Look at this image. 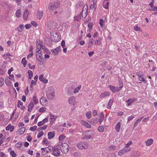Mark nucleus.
<instances>
[{
    "label": "nucleus",
    "instance_id": "nucleus-60",
    "mask_svg": "<svg viewBox=\"0 0 157 157\" xmlns=\"http://www.w3.org/2000/svg\"><path fill=\"white\" fill-rule=\"evenodd\" d=\"M104 22V21L102 19H100V21H99V24L100 25L103 27V23Z\"/></svg>",
    "mask_w": 157,
    "mask_h": 157
},
{
    "label": "nucleus",
    "instance_id": "nucleus-16",
    "mask_svg": "<svg viewBox=\"0 0 157 157\" xmlns=\"http://www.w3.org/2000/svg\"><path fill=\"white\" fill-rule=\"evenodd\" d=\"M75 100V98L74 96H71L68 99L69 104H70L74 105V102Z\"/></svg>",
    "mask_w": 157,
    "mask_h": 157
},
{
    "label": "nucleus",
    "instance_id": "nucleus-23",
    "mask_svg": "<svg viewBox=\"0 0 157 157\" xmlns=\"http://www.w3.org/2000/svg\"><path fill=\"white\" fill-rule=\"evenodd\" d=\"M42 52V51L40 52V53H39L40 55L38 56L39 58H37V59L38 61L43 62L44 61V59L42 57V54H41Z\"/></svg>",
    "mask_w": 157,
    "mask_h": 157
},
{
    "label": "nucleus",
    "instance_id": "nucleus-42",
    "mask_svg": "<svg viewBox=\"0 0 157 157\" xmlns=\"http://www.w3.org/2000/svg\"><path fill=\"white\" fill-rule=\"evenodd\" d=\"M46 110V108L44 107H42L40 108L39 109V111L40 113H43L45 112Z\"/></svg>",
    "mask_w": 157,
    "mask_h": 157
},
{
    "label": "nucleus",
    "instance_id": "nucleus-63",
    "mask_svg": "<svg viewBox=\"0 0 157 157\" xmlns=\"http://www.w3.org/2000/svg\"><path fill=\"white\" fill-rule=\"evenodd\" d=\"M154 3V0H152L151 2L149 4V5L151 6V7H153L154 6H153Z\"/></svg>",
    "mask_w": 157,
    "mask_h": 157
},
{
    "label": "nucleus",
    "instance_id": "nucleus-50",
    "mask_svg": "<svg viewBox=\"0 0 157 157\" xmlns=\"http://www.w3.org/2000/svg\"><path fill=\"white\" fill-rule=\"evenodd\" d=\"M23 105V103L20 100H19L18 101V103H17V106L18 107L20 108V105Z\"/></svg>",
    "mask_w": 157,
    "mask_h": 157
},
{
    "label": "nucleus",
    "instance_id": "nucleus-44",
    "mask_svg": "<svg viewBox=\"0 0 157 157\" xmlns=\"http://www.w3.org/2000/svg\"><path fill=\"white\" fill-rule=\"evenodd\" d=\"M38 19L40 20L42 17L43 14V12L42 11H39L38 12Z\"/></svg>",
    "mask_w": 157,
    "mask_h": 157
},
{
    "label": "nucleus",
    "instance_id": "nucleus-38",
    "mask_svg": "<svg viewBox=\"0 0 157 157\" xmlns=\"http://www.w3.org/2000/svg\"><path fill=\"white\" fill-rule=\"evenodd\" d=\"M83 124L85 125L86 128H90L91 127V125L87 122H86L85 121H83Z\"/></svg>",
    "mask_w": 157,
    "mask_h": 157
},
{
    "label": "nucleus",
    "instance_id": "nucleus-54",
    "mask_svg": "<svg viewBox=\"0 0 157 157\" xmlns=\"http://www.w3.org/2000/svg\"><path fill=\"white\" fill-rule=\"evenodd\" d=\"M22 144V143L21 142H19L16 144V146L17 147H20Z\"/></svg>",
    "mask_w": 157,
    "mask_h": 157
},
{
    "label": "nucleus",
    "instance_id": "nucleus-40",
    "mask_svg": "<svg viewBox=\"0 0 157 157\" xmlns=\"http://www.w3.org/2000/svg\"><path fill=\"white\" fill-rule=\"evenodd\" d=\"M134 29L136 31H138L140 32L142 31V29L137 25L134 26Z\"/></svg>",
    "mask_w": 157,
    "mask_h": 157
},
{
    "label": "nucleus",
    "instance_id": "nucleus-41",
    "mask_svg": "<svg viewBox=\"0 0 157 157\" xmlns=\"http://www.w3.org/2000/svg\"><path fill=\"white\" fill-rule=\"evenodd\" d=\"M34 104L32 101H30L28 107L31 108V110H32V108L34 106Z\"/></svg>",
    "mask_w": 157,
    "mask_h": 157
},
{
    "label": "nucleus",
    "instance_id": "nucleus-33",
    "mask_svg": "<svg viewBox=\"0 0 157 157\" xmlns=\"http://www.w3.org/2000/svg\"><path fill=\"white\" fill-rule=\"evenodd\" d=\"M110 89L113 92H115L116 91V87L112 85L109 86Z\"/></svg>",
    "mask_w": 157,
    "mask_h": 157
},
{
    "label": "nucleus",
    "instance_id": "nucleus-29",
    "mask_svg": "<svg viewBox=\"0 0 157 157\" xmlns=\"http://www.w3.org/2000/svg\"><path fill=\"white\" fill-rule=\"evenodd\" d=\"M16 17L18 18L20 17L21 15V12L20 10H17L16 13Z\"/></svg>",
    "mask_w": 157,
    "mask_h": 157
},
{
    "label": "nucleus",
    "instance_id": "nucleus-21",
    "mask_svg": "<svg viewBox=\"0 0 157 157\" xmlns=\"http://www.w3.org/2000/svg\"><path fill=\"white\" fill-rule=\"evenodd\" d=\"M153 140L152 139H148L145 142L146 145L150 146L153 143Z\"/></svg>",
    "mask_w": 157,
    "mask_h": 157
},
{
    "label": "nucleus",
    "instance_id": "nucleus-31",
    "mask_svg": "<svg viewBox=\"0 0 157 157\" xmlns=\"http://www.w3.org/2000/svg\"><path fill=\"white\" fill-rule=\"evenodd\" d=\"M51 52L52 54L55 56L57 55L59 53L58 50L55 48L52 49Z\"/></svg>",
    "mask_w": 157,
    "mask_h": 157
},
{
    "label": "nucleus",
    "instance_id": "nucleus-55",
    "mask_svg": "<svg viewBox=\"0 0 157 157\" xmlns=\"http://www.w3.org/2000/svg\"><path fill=\"white\" fill-rule=\"evenodd\" d=\"M40 47H38V49H36V56H37V55H38L39 54V53H40V52L41 51H40Z\"/></svg>",
    "mask_w": 157,
    "mask_h": 157
},
{
    "label": "nucleus",
    "instance_id": "nucleus-56",
    "mask_svg": "<svg viewBox=\"0 0 157 157\" xmlns=\"http://www.w3.org/2000/svg\"><path fill=\"white\" fill-rule=\"evenodd\" d=\"M44 134V132H43L42 131L40 132L37 135V137L38 138H40Z\"/></svg>",
    "mask_w": 157,
    "mask_h": 157
},
{
    "label": "nucleus",
    "instance_id": "nucleus-19",
    "mask_svg": "<svg viewBox=\"0 0 157 157\" xmlns=\"http://www.w3.org/2000/svg\"><path fill=\"white\" fill-rule=\"evenodd\" d=\"M55 133L54 132H50L48 133V139H50L55 136Z\"/></svg>",
    "mask_w": 157,
    "mask_h": 157
},
{
    "label": "nucleus",
    "instance_id": "nucleus-7",
    "mask_svg": "<svg viewBox=\"0 0 157 157\" xmlns=\"http://www.w3.org/2000/svg\"><path fill=\"white\" fill-rule=\"evenodd\" d=\"M131 150V147L126 148L124 147V148L120 150L118 152V154L119 155L121 156L122 154H124L127 152L130 151Z\"/></svg>",
    "mask_w": 157,
    "mask_h": 157
},
{
    "label": "nucleus",
    "instance_id": "nucleus-15",
    "mask_svg": "<svg viewBox=\"0 0 157 157\" xmlns=\"http://www.w3.org/2000/svg\"><path fill=\"white\" fill-rule=\"evenodd\" d=\"M46 99L44 97H42L40 99V103L41 104L43 105L44 106L45 103L46 102Z\"/></svg>",
    "mask_w": 157,
    "mask_h": 157
},
{
    "label": "nucleus",
    "instance_id": "nucleus-57",
    "mask_svg": "<svg viewBox=\"0 0 157 157\" xmlns=\"http://www.w3.org/2000/svg\"><path fill=\"white\" fill-rule=\"evenodd\" d=\"M34 84V85H36V82H35L33 80H32L30 85V88H32Z\"/></svg>",
    "mask_w": 157,
    "mask_h": 157
},
{
    "label": "nucleus",
    "instance_id": "nucleus-46",
    "mask_svg": "<svg viewBox=\"0 0 157 157\" xmlns=\"http://www.w3.org/2000/svg\"><path fill=\"white\" fill-rule=\"evenodd\" d=\"M132 144V141H129L128 143L126 144L125 145L124 147H125L127 148H128V147H129V146L130 145H131Z\"/></svg>",
    "mask_w": 157,
    "mask_h": 157
},
{
    "label": "nucleus",
    "instance_id": "nucleus-9",
    "mask_svg": "<svg viewBox=\"0 0 157 157\" xmlns=\"http://www.w3.org/2000/svg\"><path fill=\"white\" fill-rule=\"evenodd\" d=\"M49 115L50 117L49 120L50 124L52 125L55 121L56 117L55 115H52V113H51Z\"/></svg>",
    "mask_w": 157,
    "mask_h": 157
},
{
    "label": "nucleus",
    "instance_id": "nucleus-36",
    "mask_svg": "<svg viewBox=\"0 0 157 157\" xmlns=\"http://www.w3.org/2000/svg\"><path fill=\"white\" fill-rule=\"evenodd\" d=\"M47 127L48 126L47 125L44 126L43 127H41L38 129V131L39 132L41 130H45L47 128Z\"/></svg>",
    "mask_w": 157,
    "mask_h": 157
},
{
    "label": "nucleus",
    "instance_id": "nucleus-61",
    "mask_svg": "<svg viewBox=\"0 0 157 157\" xmlns=\"http://www.w3.org/2000/svg\"><path fill=\"white\" fill-rule=\"evenodd\" d=\"M28 66H29V68L31 69H34L35 68V65H33L32 66L31 65L30 63H28Z\"/></svg>",
    "mask_w": 157,
    "mask_h": 157
},
{
    "label": "nucleus",
    "instance_id": "nucleus-14",
    "mask_svg": "<svg viewBox=\"0 0 157 157\" xmlns=\"http://www.w3.org/2000/svg\"><path fill=\"white\" fill-rule=\"evenodd\" d=\"M51 148H49L48 147H45L44 150L42 151V154L44 155L48 152H51Z\"/></svg>",
    "mask_w": 157,
    "mask_h": 157
},
{
    "label": "nucleus",
    "instance_id": "nucleus-51",
    "mask_svg": "<svg viewBox=\"0 0 157 157\" xmlns=\"http://www.w3.org/2000/svg\"><path fill=\"white\" fill-rule=\"evenodd\" d=\"M139 79L140 81H142L144 83H146L147 82L145 80L144 78V77H141L139 78Z\"/></svg>",
    "mask_w": 157,
    "mask_h": 157
},
{
    "label": "nucleus",
    "instance_id": "nucleus-25",
    "mask_svg": "<svg viewBox=\"0 0 157 157\" xmlns=\"http://www.w3.org/2000/svg\"><path fill=\"white\" fill-rule=\"evenodd\" d=\"M104 115L103 114L102 112H101L100 115V119L99 121L100 124L102 122L103 120L104 119Z\"/></svg>",
    "mask_w": 157,
    "mask_h": 157
},
{
    "label": "nucleus",
    "instance_id": "nucleus-39",
    "mask_svg": "<svg viewBox=\"0 0 157 157\" xmlns=\"http://www.w3.org/2000/svg\"><path fill=\"white\" fill-rule=\"evenodd\" d=\"M33 101L35 104L37 103L38 102V100L36 98V96L34 95L33 98Z\"/></svg>",
    "mask_w": 157,
    "mask_h": 157
},
{
    "label": "nucleus",
    "instance_id": "nucleus-35",
    "mask_svg": "<svg viewBox=\"0 0 157 157\" xmlns=\"http://www.w3.org/2000/svg\"><path fill=\"white\" fill-rule=\"evenodd\" d=\"M9 77H6L5 78V83L6 86H10V81L9 80Z\"/></svg>",
    "mask_w": 157,
    "mask_h": 157
},
{
    "label": "nucleus",
    "instance_id": "nucleus-64",
    "mask_svg": "<svg viewBox=\"0 0 157 157\" xmlns=\"http://www.w3.org/2000/svg\"><path fill=\"white\" fill-rule=\"evenodd\" d=\"M25 27L26 29H28L31 27V25L30 24H27L25 25Z\"/></svg>",
    "mask_w": 157,
    "mask_h": 157
},
{
    "label": "nucleus",
    "instance_id": "nucleus-6",
    "mask_svg": "<svg viewBox=\"0 0 157 157\" xmlns=\"http://www.w3.org/2000/svg\"><path fill=\"white\" fill-rule=\"evenodd\" d=\"M88 144L86 142H82L77 145L78 148L80 149H86L88 148Z\"/></svg>",
    "mask_w": 157,
    "mask_h": 157
},
{
    "label": "nucleus",
    "instance_id": "nucleus-62",
    "mask_svg": "<svg viewBox=\"0 0 157 157\" xmlns=\"http://www.w3.org/2000/svg\"><path fill=\"white\" fill-rule=\"evenodd\" d=\"M31 24L35 27H36L37 26V23L34 21H32L31 22Z\"/></svg>",
    "mask_w": 157,
    "mask_h": 157
},
{
    "label": "nucleus",
    "instance_id": "nucleus-48",
    "mask_svg": "<svg viewBox=\"0 0 157 157\" xmlns=\"http://www.w3.org/2000/svg\"><path fill=\"white\" fill-rule=\"evenodd\" d=\"M37 128V127L36 125H35L33 127H31L29 128V130L32 131H35Z\"/></svg>",
    "mask_w": 157,
    "mask_h": 157
},
{
    "label": "nucleus",
    "instance_id": "nucleus-47",
    "mask_svg": "<svg viewBox=\"0 0 157 157\" xmlns=\"http://www.w3.org/2000/svg\"><path fill=\"white\" fill-rule=\"evenodd\" d=\"M86 117L88 119L90 118L91 117V112L90 111H89V112H87L86 113Z\"/></svg>",
    "mask_w": 157,
    "mask_h": 157
},
{
    "label": "nucleus",
    "instance_id": "nucleus-4",
    "mask_svg": "<svg viewBox=\"0 0 157 157\" xmlns=\"http://www.w3.org/2000/svg\"><path fill=\"white\" fill-rule=\"evenodd\" d=\"M52 154L56 156H59L60 155V153L59 150V147L57 145L56 146L52 147Z\"/></svg>",
    "mask_w": 157,
    "mask_h": 157
},
{
    "label": "nucleus",
    "instance_id": "nucleus-26",
    "mask_svg": "<svg viewBox=\"0 0 157 157\" xmlns=\"http://www.w3.org/2000/svg\"><path fill=\"white\" fill-rule=\"evenodd\" d=\"M25 128L24 127H22L20 128L18 130L19 132H20V133L19 134V135H21L23 134L25 132Z\"/></svg>",
    "mask_w": 157,
    "mask_h": 157
},
{
    "label": "nucleus",
    "instance_id": "nucleus-24",
    "mask_svg": "<svg viewBox=\"0 0 157 157\" xmlns=\"http://www.w3.org/2000/svg\"><path fill=\"white\" fill-rule=\"evenodd\" d=\"M36 42L37 49H38V47L39 46L40 47V48L41 49V47H43V45H42L40 44V40L38 39H37Z\"/></svg>",
    "mask_w": 157,
    "mask_h": 157
},
{
    "label": "nucleus",
    "instance_id": "nucleus-1",
    "mask_svg": "<svg viewBox=\"0 0 157 157\" xmlns=\"http://www.w3.org/2000/svg\"><path fill=\"white\" fill-rule=\"evenodd\" d=\"M57 145L60 148V150L62 152L67 153L69 151V146L66 143H62V142L58 143Z\"/></svg>",
    "mask_w": 157,
    "mask_h": 157
},
{
    "label": "nucleus",
    "instance_id": "nucleus-3",
    "mask_svg": "<svg viewBox=\"0 0 157 157\" xmlns=\"http://www.w3.org/2000/svg\"><path fill=\"white\" fill-rule=\"evenodd\" d=\"M51 38L52 41L54 42H57L59 41L60 36L58 33L53 32L51 34Z\"/></svg>",
    "mask_w": 157,
    "mask_h": 157
},
{
    "label": "nucleus",
    "instance_id": "nucleus-45",
    "mask_svg": "<svg viewBox=\"0 0 157 157\" xmlns=\"http://www.w3.org/2000/svg\"><path fill=\"white\" fill-rule=\"evenodd\" d=\"M4 78H0V87L2 86L4 84Z\"/></svg>",
    "mask_w": 157,
    "mask_h": 157
},
{
    "label": "nucleus",
    "instance_id": "nucleus-5",
    "mask_svg": "<svg viewBox=\"0 0 157 157\" xmlns=\"http://www.w3.org/2000/svg\"><path fill=\"white\" fill-rule=\"evenodd\" d=\"M60 4V2L58 1H56L53 4H50L49 5V9L51 10H56L57 8L58 7Z\"/></svg>",
    "mask_w": 157,
    "mask_h": 157
},
{
    "label": "nucleus",
    "instance_id": "nucleus-22",
    "mask_svg": "<svg viewBox=\"0 0 157 157\" xmlns=\"http://www.w3.org/2000/svg\"><path fill=\"white\" fill-rule=\"evenodd\" d=\"M98 121L99 120L98 118H93L90 120V122L91 124H93V125H94V124L98 123Z\"/></svg>",
    "mask_w": 157,
    "mask_h": 157
},
{
    "label": "nucleus",
    "instance_id": "nucleus-8",
    "mask_svg": "<svg viewBox=\"0 0 157 157\" xmlns=\"http://www.w3.org/2000/svg\"><path fill=\"white\" fill-rule=\"evenodd\" d=\"M92 131H86L85 132V135L84 136L83 138V139H90L91 136V134L92 133Z\"/></svg>",
    "mask_w": 157,
    "mask_h": 157
},
{
    "label": "nucleus",
    "instance_id": "nucleus-43",
    "mask_svg": "<svg viewBox=\"0 0 157 157\" xmlns=\"http://www.w3.org/2000/svg\"><path fill=\"white\" fill-rule=\"evenodd\" d=\"M113 100L110 99L108 103V106L107 107V109H110L111 108V106L112 105V103H113Z\"/></svg>",
    "mask_w": 157,
    "mask_h": 157
},
{
    "label": "nucleus",
    "instance_id": "nucleus-17",
    "mask_svg": "<svg viewBox=\"0 0 157 157\" xmlns=\"http://www.w3.org/2000/svg\"><path fill=\"white\" fill-rule=\"evenodd\" d=\"M81 13H80L78 15L74 17V20L79 21L81 20Z\"/></svg>",
    "mask_w": 157,
    "mask_h": 157
},
{
    "label": "nucleus",
    "instance_id": "nucleus-34",
    "mask_svg": "<svg viewBox=\"0 0 157 157\" xmlns=\"http://www.w3.org/2000/svg\"><path fill=\"white\" fill-rule=\"evenodd\" d=\"M81 85H79L78 87H76L74 90V92L75 94L78 92L79 90L81 89Z\"/></svg>",
    "mask_w": 157,
    "mask_h": 157
},
{
    "label": "nucleus",
    "instance_id": "nucleus-59",
    "mask_svg": "<svg viewBox=\"0 0 157 157\" xmlns=\"http://www.w3.org/2000/svg\"><path fill=\"white\" fill-rule=\"evenodd\" d=\"M44 78L43 77V75L42 74H41L39 77V79L41 82H42L43 80L44 79Z\"/></svg>",
    "mask_w": 157,
    "mask_h": 157
},
{
    "label": "nucleus",
    "instance_id": "nucleus-13",
    "mask_svg": "<svg viewBox=\"0 0 157 157\" xmlns=\"http://www.w3.org/2000/svg\"><path fill=\"white\" fill-rule=\"evenodd\" d=\"M14 129V126L13 125H11V124H9L6 128V131H9L12 132Z\"/></svg>",
    "mask_w": 157,
    "mask_h": 157
},
{
    "label": "nucleus",
    "instance_id": "nucleus-52",
    "mask_svg": "<svg viewBox=\"0 0 157 157\" xmlns=\"http://www.w3.org/2000/svg\"><path fill=\"white\" fill-rule=\"evenodd\" d=\"M127 101L128 103V105L129 106L133 102V101L132 99H129Z\"/></svg>",
    "mask_w": 157,
    "mask_h": 157
},
{
    "label": "nucleus",
    "instance_id": "nucleus-11",
    "mask_svg": "<svg viewBox=\"0 0 157 157\" xmlns=\"http://www.w3.org/2000/svg\"><path fill=\"white\" fill-rule=\"evenodd\" d=\"M121 127V123L118 122L116 124L115 127V129L117 132H119Z\"/></svg>",
    "mask_w": 157,
    "mask_h": 157
},
{
    "label": "nucleus",
    "instance_id": "nucleus-58",
    "mask_svg": "<svg viewBox=\"0 0 157 157\" xmlns=\"http://www.w3.org/2000/svg\"><path fill=\"white\" fill-rule=\"evenodd\" d=\"M0 157H6V154L3 152H0Z\"/></svg>",
    "mask_w": 157,
    "mask_h": 157
},
{
    "label": "nucleus",
    "instance_id": "nucleus-32",
    "mask_svg": "<svg viewBox=\"0 0 157 157\" xmlns=\"http://www.w3.org/2000/svg\"><path fill=\"white\" fill-rule=\"evenodd\" d=\"M28 74L29 75V78L31 79L33 76V73L31 70H29L28 71Z\"/></svg>",
    "mask_w": 157,
    "mask_h": 157
},
{
    "label": "nucleus",
    "instance_id": "nucleus-12",
    "mask_svg": "<svg viewBox=\"0 0 157 157\" xmlns=\"http://www.w3.org/2000/svg\"><path fill=\"white\" fill-rule=\"evenodd\" d=\"M109 0H105L103 3V6L105 9H107L108 8L109 5Z\"/></svg>",
    "mask_w": 157,
    "mask_h": 157
},
{
    "label": "nucleus",
    "instance_id": "nucleus-18",
    "mask_svg": "<svg viewBox=\"0 0 157 157\" xmlns=\"http://www.w3.org/2000/svg\"><path fill=\"white\" fill-rule=\"evenodd\" d=\"M143 118V117H142L138 118L135 123L134 126L133 128H135L136 127L137 125L141 121L142 119Z\"/></svg>",
    "mask_w": 157,
    "mask_h": 157
},
{
    "label": "nucleus",
    "instance_id": "nucleus-20",
    "mask_svg": "<svg viewBox=\"0 0 157 157\" xmlns=\"http://www.w3.org/2000/svg\"><path fill=\"white\" fill-rule=\"evenodd\" d=\"M29 12L27 10H26L23 14V18L24 20H26L28 18Z\"/></svg>",
    "mask_w": 157,
    "mask_h": 157
},
{
    "label": "nucleus",
    "instance_id": "nucleus-27",
    "mask_svg": "<svg viewBox=\"0 0 157 157\" xmlns=\"http://www.w3.org/2000/svg\"><path fill=\"white\" fill-rule=\"evenodd\" d=\"M101 44V39L98 38V39L96 40L95 44L97 45H100Z\"/></svg>",
    "mask_w": 157,
    "mask_h": 157
},
{
    "label": "nucleus",
    "instance_id": "nucleus-28",
    "mask_svg": "<svg viewBox=\"0 0 157 157\" xmlns=\"http://www.w3.org/2000/svg\"><path fill=\"white\" fill-rule=\"evenodd\" d=\"M16 29H18V31L19 32H21L22 30L24 29V25H20Z\"/></svg>",
    "mask_w": 157,
    "mask_h": 157
},
{
    "label": "nucleus",
    "instance_id": "nucleus-2",
    "mask_svg": "<svg viewBox=\"0 0 157 157\" xmlns=\"http://www.w3.org/2000/svg\"><path fill=\"white\" fill-rule=\"evenodd\" d=\"M46 95L48 99L50 100L53 99L55 96L54 89L52 87H49L47 92Z\"/></svg>",
    "mask_w": 157,
    "mask_h": 157
},
{
    "label": "nucleus",
    "instance_id": "nucleus-30",
    "mask_svg": "<svg viewBox=\"0 0 157 157\" xmlns=\"http://www.w3.org/2000/svg\"><path fill=\"white\" fill-rule=\"evenodd\" d=\"M21 63L23 65L24 67H25L26 65L27 61L25 57H24L21 60Z\"/></svg>",
    "mask_w": 157,
    "mask_h": 157
},
{
    "label": "nucleus",
    "instance_id": "nucleus-37",
    "mask_svg": "<svg viewBox=\"0 0 157 157\" xmlns=\"http://www.w3.org/2000/svg\"><path fill=\"white\" fill-rule=\"evenodd\" d=\"M98 130L100 132H103L104 131V128L103 126H100L98 127Z\"/></svg>",
    "mask_w": 157,
    "mask_h": 157
},
{
    "label": "nucleus",
    "instance_id": "nucleus-53",
    "mask_svg": "<svg viewBox=\"0 0 157 157\" xmlns=\"http://www.w3.org/2000/svg\"><path fill=\"white\" fill-rule=\"evenodd\" d=\"M97 7L96 6H94V5H93L92 4H91L90 5V9L93 10H94Z\"/></svg>",
    "mask_w": 157,
    "mask_h": 157
},
{
    "label": "nucleus",
    "instance_id": "nucleus-10",
    "mask_svg": "<svg viewBox=\"0 0 157 157\" xmlns=\"http://www.w3.org/2000/svg\"><path fill=\"white\" fill-rule=\"evenodd\" d=\"M110 93L108 91H105L104 92L102 93L100 95V98H103L106 96L110 95Z\"/></svg>",
    "mask_w": 157,
    "mask_h": 157
},
{
    "label": "nucleus",
    "instance_id": "nucleus-49",
    "mask_svg": "<svg viewBox=\"0 0 157 157\" xmlns=\"http://www.w3.org/2000/svg\"><path fill=\"white\" fill-rule=\"evenodd\" d=\"M10 155L13 157H16V154L13 151H11L10 152Z\"/></svg>",
    "mask_w": 157,
    "mask_h": 157
}]
</instances>
